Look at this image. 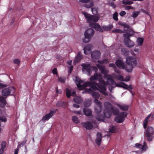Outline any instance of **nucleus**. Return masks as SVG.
<instances>
[{
    "instance_id": "f257e3e1",
    "label": "nucleus",
    "mask_w": 154,
    "mask_h": 154,
    "mask_svg": "<svg viewBox=\"0 0 154 154\" xmlns=\"http://www.w3.org/2000/svg\"><path fill=\"white\" fill-rule=\"evenodd\" d=\"M103 75L101 74L94 73V75L91 76L90 80L91 82H86L82 84L83 82L79 78L76 77L75 82L79 90H82L86 87H91L89 88L90 91L99 90V91L103 95H107L106 92V86L108 85L107 81L106 83L102 79Z\"/></svg>"
},
{
    "instance_id": "f03ea898",
    "label": "nucleus",
    "mask_w": 154,
    "mask_h": 154,
    "mask_svg": "<svg viewBox=\"0 0 154 154\" xmlns=\"http://www.w3.org/2000/svg\"><path fill=\"white\" fill-rule=\"evenodd\" d=\"M97 66L99 69L101 73L104 75V77L107 79V84L109 86V89L111 92H112V89L115 87H121L127 90L132 89L133 88V87L131 85H128L125 83L122 82L119 84H117L111 78V75L107 74L109 71L105 69L104 66L98 64L97 65Z\"/></svg>"
},
{
    "instance_id": "7ed1b4c3",
    "label": "nucleus",
    "mask_w": 154,
    "mask_h": 154,
    "mask_svg": "<svg viewBox=\"0 0 154 154\" xmlns=\"http://www.w3.org/2000/svg\"><path fill=\"white\" fill-rule=\"evenodd\" d=\"M118 109L115 108L113 106H105V109L103 111V114L105 117L109 118L112 114L116 116L119 114Z\"/></svg>"
},
{
    "instance_id": "20e7f679",
    "label": "nucleus",
    "mask_w": 154,
    "mask_h": 154,
    "mask_svg": "<svg viewBox=\"0 0 154 154\" xmlns=\"http://www.w3.org/2000/svg\"><path fill=\"white\" fill-rule=\"evenodd\" d=\"M126 63L128 64L125 69L126 71L129 72L131 71L133 67L137 65V62L135 58L132 57H129L126 58Z\"/></svg>"
},
{
    "instance_id": "39448f33",
    "label": "nucleus",
    "mask_w": 154,
    "mask_h": 154,
    "mask_svg": "<svg viewBox=\"0 0 154 154\" xmlns=\"http://www.w3.org/2000/svg\"><path fill=\"white\" fill-rule=\"evenodd\" d=\"M94 33V31L92 29L89 28L85 31L84 33L85 38L83 39L84 43L89 42L91 39L93 37Z\"/></svg>"
},
{
    "instance_id": "423d86ee",
    "label": "nucleus",
    "mask_w": 154,
    "mask_h": 154,
    "mask_svg": "<svg viewBox=\"0 0 154 154\" xmlns=\"http://www.w3.org/2000/svg\"><path fill=\"white\" fill-rule=\"evenodd\" d=\"M82 13L84 14V16L87 19V21L90 24L93 23V22H96L98 20L99 18L97 16L91 15L88 13L82 11Z\"/></svg>"
},
{
    "instance_id": "0eeeda50",
    "label": "nucleus",
    "mask_w": 154,
    "mask_h": 154,
    "mask_svg": "<svg viewBox=\"0 0 154 154\" xmlns=\"http://www.w3.org/2000/svg\"><path fill=\"white\" fill-rule=\"evenodd\" d=\"M128 113L126 112H121L119 114L116 115L114 121L118 123L123 122L125 121V118L127 117Z\"/></svg>"
},
{
    "instance_id": "6e6552de",
    "label": "nucleus",
    "mask_w": 154,
    "mask_h": 154,
    "mask_svg": "<svg viewBox=\"0 0 154 154\" xmlns=\"http://www.w3.org/2000/svg\"><path fill=\"white\" fill-rule=\"evenodd\" d=\"M154 132L153 128L151 126L148 127L145 135L147 137V140L149 142L151 141L153 138Z\"/></svg>"
},
{
    "instance_id": "1a4fd4ad",
    "label": "nucleus",
    "mask_w": 154,
    "mask_h": 154,
    "mask_svg": "<svg viewBox=\"0 0 154 154\" xmlns=\"http://www.w3.org/2000/svg\"><path fill=\"white\" fill-rule=\"evenodd\" d=\"M102 106H96L94 108L95 112L97 113L96 116V119L98 121H103L104 118V114H101L100 112L102 111Z\"/></svg>"
},
{
    "instance_id": "9d476101",
    "label": "nucleus",
    "mask_w": 154,
    "mask_h": 154,
    "mask_svg": "<svg viewBox=\"0 0 154 154\" xmlns=\"http://www.w3.org/2000/svg\"><path fill=\"white\" fill-rule=\"evenodd\" d=\"M15 92V88L13 87H10L5 88L2 91V95L4 97H7L11 93L13 94Z\"/></svg>"
},
{
    "instance_id": "9b49d317",
    "label": "nucleus",
    "mask_w": 154,
    "mask_h": 154,
    "mask_svg": "<svg viewBox=\"0 0 154 154\" xmlns=\"http://www.w3.org/2000/svg\"><path fill=\"white\" fill-rule=\"evenodd\" d=\"M123 36L125 38L124 42L125 45L129 48L133 47L134 45V43L133 41L129 39V35H128L123 34Z\"/></svg>"
},
{
    "instance_id": "f8f14e48",
    "label": "nucleus",
    "mask_w": 154,
    "mask_h": 154,
    "mask_svg": "<svg viewBox=\"0 0 154 154\" xmlns=\"http://www.w3.org/2000/svg\"><path fill=\"white\" fill-rule=\"evenodd\" d=\"M57 110V109H54L51 110L49 113L46 114L43 116V118L42 119L41 121L43 122H45L46 121H48L50 118L53 117L54 113L56 112Z\"/></svg>"
},
{
    "instance_id": "ddd939ff",
    "label": "nucleus",
    "mask_w": 154,
    "mask_h": 154,
    "mask_svg": "<svg viewBox=\"0 0 154 154\" xmlns=\"http://www.w3.org/2000/svg\"><path fill=\"white\" fill-rule=\"evenodd\" d=\"M81 66L83 67L82 71L84 73L88 75H90L91 74V71L90 69V65L82 63Z\"/></svg>"
},
{
    "instance_id": "4468645a",
    "label": "nucleus",
    "mask_w": 154,
    "mask_h": 154,
    "mask_svg": "<svg viewBox=\"0 0 154 154\" xmlns=\"http://www.w3.org/2000/svg\"><path fill=\"white\" fill-rule=\"evenodd\" d=\"M154 119V113H151L146 118L143 122V126L144 128H146L147 127V123L149 121H152Z\"/></svg>"
},
{
    "instance_id": "2eb2a0df",
    "label": "nucleus",
    "mask_w": 154,
    "mask_h": 154,
    "mask_svg": "<svg viewBox=\"0 0 154 154\" xmlns=\"http://www.w3.org/2000/svg\"><path fill=\"white\" fill-rule=\"evenodd\" d=\"M100 56V52L98 51H94L91 53V56L92 59V61L95 62L96 60L98 59Z\"/></svg>"
},
{
    "instance_id": "dca6fc26",
    "label": "nucleus",
    "mask_w": 154,
    "mask_h": 154,
    "mask_svg": "<svg viewBox=\"0 0 154 154\" xmlns=\"http://www.w3.org/2000/svg\"><path fill=\"white\" fill-rule=\"evenodd\" d=\"M81 124L83 127L85 128L87 130H90L93 127V125L92 123L90 122H82Z\"/></svg>"
},
{
    "instance_id": "f3484780",
    "label": "nucleus",
    "mask_w": 154,
    "mask_h": 154,
    "mask_svg": "<svg viewBox=\"0 0 154 154\" xmlns=\"http://www.w3.org/2000/svg\"><path fill=\"white\" fill-rule=\"evenodd\" d=\"M90 26L91 27L94 28L96 30L100 32H102L103 31V29L101 28V27L97 23H92L90 24Z\"/></svg>"
},
{
    "instance_id": "a211bd4d",
    "label": "nucleus",
    "mask_w": 154,
    "mask_h": 154,
    "mask_svg": "<svg viewBox=\"0 0 154 154\" xmlns=\"http://www.w3.org/2000/svg\"><path fill=\"white\" fill-rule=\"evenodd\" d=\"M92 48V46L90 45H88L85 46L84 48V53L85 54H89Z\"/></svg>"
},
{
    "instance_id": "6ab92c4d",
    "label": "nucleus",
    "mask_w": 154,
    "mask_h": 154,
    "mask_svg": "<svg viewBox=\"0 0 154 154\" xmlns=\"http://www.w3.org/2000/svg\"><path fill=\"white\" fill-rule=\"evenodd\" d=\"M116 63L117 66L121 69H123L125 68V66L124 63L120 60H118L116 62Z\"/></svg>"
},
{
    "instance_id": "aec40b11",
    "label": "nucleus",
    "mask_w": 154,
    "mask_h": 154,
    "mask_svg": "<svg viewBox=\"0 0 154 154\" xmlns=\"http://www.w3.org/2000/svg\"><path fill=\"white\" fill-rule=\"evenodd\" d=\"M82 57L83 56L80 52H79L76 57L75 60L73 62V63L75 64L76 63L79 62L82 59Z\"/></svg>"
},
{
    "instance_id": "412c9836",
    "label": "nucleus",
    "mask_w": 154,
    "mask_h": 154,
    "mask_svg": "<svg viewBox=\"0 0 154 154\" xmlns=\"http://www.w3.org/2000/svg\"><path fill=\"white\" fill-rule=\"evenodd\" d=\"M66 96L68 98H69L71 96H75L76 95L75 91H73L72 93L71 91L68 88L66 89Z\"/></svg>"
},
{
    "instance_id": "4be33fe9",
    "label": "nucleus",
    "mask_w": 154,
    "mask_h": 154,
    "mask_svg": "<svg viewBox=\"0 0 154 154\" xmlns=\"http://www.w3.org/2000/svg\"><path fill=\"white\" fill-rule=\"evenodd\" d=\"M83 112L87 116H90L92 115V112L91 109H88L86 107L84 108Z\"/></svg>"
},
{
    "instance_id": "5701e85b",
    "label": "nucleus",
    "mask_w": 154,
    "mask_h": 154,
    "mask_svg": "<svg viewBox=\"0 0 154 154\" xmlns=\"http://www.w3.org/2000/svg\"><path fill=\"white\" fill-rule=\"evenodd\" d=\"M4 111H2L0 108V120L2 122H5L7 121L6 117L3 115Z\"/></svg>"
},
{
    "instance_id": "b1692460",
    "label": "nucleus",
    "mask_w": 154,
    "mask_h": 154,
    "mask_svg": "<svg viewBox=\"0 0 154 154\" xmlns=\"http://www.w3.org/2000/svg\"><path fill=\"white\" fill-rule=\"evenodd\" d=\"M6 142L5 141L2 142L1 147L0 148V154H2L4 151V149L6 147Z\"/></svg>"
},
{
    "instance_id": "393cba45",
    "label": "nucleus",
    "mask_w": 154,
    "mask_h": 154,
    "mask_svg": "<svg viewBox=\"0 0 154 154\" xmlns=\"http://www.w3.org/2000/svg\"><path fill=\"white\" fill-rule=\"evenodd\" d=\"M74 101L75 103H80L82 102V98L79 96H76L74 98Z\"/></svg>"
},
{
    "instance_id": "a878e982",
    "label": "nucleus",
    "mask_w": 154,
    "mask_h": 154,
    "mask_svg": "<svg viewBox=\"0 0 154 154\" xmlns=\"http://www.w3.org/2000/svg\"><path fill=\"white\" fill-rule=\"evenodd\" d=\"M91 91V92H89V93H90L94 98H95V99H97L99 98L100 95L99 93Z\"/></svg>"
},
{
    "instance_id": "bb28decb",
    "label": "nucleus",
    "mask_w": 154,
    "mask_h": 154,
    "mask_svg": "<svg viewBox=\"0 0 154 154\" xmlns=\"http://www.w3.org/2000/svg\"><path fill=\"white\" fill-rule=\"evenodd\" d=\"M119 25L124 27V30L125 32L126 31V30L125 29V28L128 29L129 28V26L128 24H127L126 23H125L119 21Z\"/></svg>"
},
{
    "instance_id": "cd10ccee",
    "label": "nucleus",
    "mask_w": 154,
    "mask_h": 154,
    "mask_svg": "<svg viewBox=\"0 0 154 154\" xmlns=\"http://www.w3.org/2000/svg\"><path fill=\"white\" fill-rule=\"evenodd\" d=\"M112 27L113 26L112 25L103 26V29L105 31H109L112 29Z\"/></svg>"
},
{
    "instance_id": "c85d7f7f",
    "label": "nucleus",
    "mask_w": 154,
    "mask_h": 154,
    "mask_svg": "<svg viewBox=\"0 0 154 154\" xmlns=\"http://www.w3.org/2000/svg\"><path fill=\"white\" fill-rule=\"evenodd\" d=\"M143 39L141 38H139L137 39V45L139 46H141L143 44Z\"/></svg>"
},
{
    "instance_id": "c756f323",
    "label": "nucleus",
    "mask_w": 154,
    "mask_h": 154,
    "mask_svg": "<svg viewBox=\"0 0 154 154\" xmlns=\"http://www.w3.org/2000/svg\"><path fill=\"white\" fill-rule=\"evenodd\" d=\"M147 146L146 145V143L145 142L143 143V145L141 146L140 149L142 152L145 151L147 149Z\"/></svg>"
},
{
    "instance_id": "7c9ffc66",
    "label": "nucleus",
    "mask_w": 154,
    "mask_h": 154,
    "mask_svg": "<svg viewBox=\"0 0 154 154\" xmlns=\"http://www.w3.org/2000/svg\"><path fill=\"white\" fill-rule=\"evenodd\" d=\"M117 131L116 126H112L109 129V132L111 133H115Z\"/></svg>"
},
{
    "instance_id": "2f4dec72",
    "label": "nucleus",
    "mask_w": 154,
    "mask_h": 154,
    "mask_svg": "<svg viewBox=\"0 0 154 154\" xmlns=\"http://www.w3.org/2000/svg\"><path fill=\"white\" fill-rule=\"evenodd\" d=\"M133 2L128 0H124L122 1V3L123 4L127 5H131L133 4Z\"/></svg>"
},
{
    "instance_id": "473e14b6",
    "label": "nucleus",
    "mask_w": 154,
    "mask_h": 154,
    "mask_svg": "<svg viewBox=\"0 0 154 154\" xmlns=\"http://www.w3.org/2000/svg\"><path fill=\"white\" fill-rule=\"evenodd\" d=\"M0 102L3 105L7 104V103L4 97L2 96H0Z\"/></svg>"
},
{
    "instance_id": "72a5a7b5",
    "label": "nucleus",
    "mask_w": 154,
    "mask_h": 154,
    "mask_svg": "<svg viewBox=\"0 0 154 154\" xmlns=\"http://www.w3.org/2000/svg\"><path fill=\"white\" fill-rule=\"evenodd\" d=\"M122 54L125 56H127L128 54V51L125 48H122L121 50Z\"/></svg>"
},
{
    "instance_id": "f704fd0d",
    "label": "nucleus",
    "mask_w": 154,
    "mask_h": 154,
    "mask_svg": "<svg viewBox=\"0 0 154 154\" xmlns=\"http://www.w3.org/2000/svg\"><path fill=\"white\" fill-rule=\"evenodd\" d=\"M94 5V2H90L89 3L85 5V6L87 8H90Z\"/></svg>"
},
{
    "instance_id": "c9c22d12",
    "label": "nucleus",
    "mask_w": 154,
    "mask_h": 154,
    "mask_svg": "<svg viewBox=\"0 0 154 154\" xmlns=\"http://www.w3.org/2000/svg\"><path fill=\"white\" fill-rule=\"evenodd\" d=\"M128 32H130L128 34H125L126 35H129V38L130 37L133 36L134 35V32L133 29H128Z\"/></svg>"
},
{
    "instance_id": "e433bc0d",
    "label": "nucleus",
    "mask_w": 154,
    "mask_h": 154,
    "mask_svg": "<svg viewBox=\"0 0 154 154\" xmlns=\"http://www.w3.org/2000/svg\"><path fill=\"white\" fill-rule=\"evenodd\" d=\"M112 32L113 33H124L123 31L119 29H116L112 30Z\"/></svg>"
},
{
    "instance_id": "4c0bfd02",
    "label": "nucleus",
    "mask_w": 154,
    "mask_h": 154,
    "mask_svg": "<svg viewBox=\"0 0 154 154\" xmlns=\"http://www.w3.org/2000/svg\"><path fill=\"white\" fill-rule=\"evenodd\" d=\"M72 120L75 123H78L79 122L78 118L75 116L72 117Z\"/></svg>"
},
{
    "instance_id": "58836bf2",
    "label": "nucleus",
    "mask_w": 154,
    "mask_h": 154,
    "mask_svg": "<svg viewBox=\"0 0 154 154\" xmlns=\"http://www.w3.org/2000/svg\"><path fill=\"white\" fill-rule=\"evenodd\" d=\"M140 13V11L134 12H133L132 15L131 16L133 17L134 18H136L138 16V15H139Z\"/></svg>"
},
{
    "instance_id": "ea45409f",
    "label": "nucleus",
    "mask_w": 154,
    "mask_h": 154,
    "mask_svg": "<svg viewBox=\"0 0 154 154\" xmlns=\"http://www.w3.org/2000/svg\"><path fill=\"white\" fill-rule=\"evenodd\" d=\"M113 19L116 21H118V13L117 12H115L113 14Z\"/></svg>"
},
{
    "instance_id": "a19ab883",
    "label": "nucleus",
    "mask_w": 154,
    "mask_h": 154,
    "mask_svg": "<svg viewBox=\"0 0 154 154\" xmlns=\"http://www.w3.org/2000/svg\"><path fill=\"white\" fill-rule=\"evenodd\" d=\"M102 134L100 132H98L97 134V139H100L102 140Z\"/></svg>"
},
{
    "instance_id": "79ce46f5",
    "label": "nucleus",
    "mask_w": 154,
    "mask_h": 154,
    "mask_svg": "<svg viewBox=\"0 0 154 154\" xmlns=\"http://www.w3.org/2000/svg\"><path fill=\"white\" fill-rule=\"evenodd\" d=\"M94 102L97 106H101V103L97 99H95Z\"/></svg>"
},
{
    "instance_id": "37998d69",
    "label": "nucleus",
    "mask_w": 154,
    "mask_h": 154,
    "mask_svg": "<svg viewBox=\"0 0 154 154\" xmlns=\"http://www.w3.org/2000/svg\"><path fill=\"white\" fill-rule=\"evenodd\" d=\"M20 61L18 59H15L13 60V62L14 63L17 64L18 65H19L20 63Z\"/></svg>"
},
{
    "instance_id": "c03bdc74",
    "label": "nucleus",
    "mask_w": 154,
    "mask_h": 154,
    "mask_svg": "<svg viewBox=\"0 0 154 154\" xmlns=\"http://www.w3.org/2000/svg\"><path fill=\"white\" fill-rule=\"evenodd\" d=\"M91 11L94 14H95L97 13V9L96 8H92L91 9Z\"/></svg>"
},
{
    "instance_id": "a18cd8bd",
    "label": "nucleus",
    "mask_w": 154,
    "mask_h": 154,
    "mask_svg": "<svg viewBox=\"0 0 154 154\" xmlns=\"http://www.w3.org/2000/svg\"><path fill=\"white\" fill-rule=\"evenodd\" d=\"M117 78L120 81H123L124 80V78L123 76L120 75H119L117 76Z\"/></svg>"
},
{
    "instance_id": "49530a36",
    "label": "nucleus",
    "mask_w": 154,
    "mask_h": 154,
    "mask_svg": "<svg viewBox=\"0 0 154 154\" xmlns=\"http://www.w3.org/2000/svg\"><path fill=\"white\" fill-rule=\"evenodd\" d=\"M98 62L99 63H108V60L106 59H105L103 60L102 61H100L99 60L98 61Z\"/></svg>"
},
{
    "instance_id": "de8ad7c7",
    "label": "nucleus",
    "mask_w": 154,
    "mask_h": 154,
    "mask_svg": "<svg viewBox=\"0 0 154 154\" xmlns=\"http://www.w3.org/2000/svg\"><path fill=\"white\" fill-rule=\"evenodd\" d=\"M26 141H22L21 143L19 144L17 147V148L19 149L20 148L23 146L24 144L26 143Z\"/></svg>"
},
{
    "instance_id": "09e8293b",
    "label": "nucleus",
    "mask_w": 154,
    "mask_h": 154,
    "mask_svg": "<svg viewBox=\"0 0 154 154\" xmlns=\"http://www.w3.org/2000/svg\"><path fill=\"white\" fill-rule=\"evenodd\" d=\"M102 140L100 139H96V140H95V142H96V143L97 144L98 146H100V145L101 141Z\"/></svg>"
},
{
    "instance_id": "8fccbe9b",
    "label": "nucleus",
    "mask_w": 154,
    "mask_h": 154,
    "mask_svg": "<svg viewBox=\"0 0 154 154\" xmlns=\"http://www.w3.org/2000/svg\"><path fill=\"white\" fill-rule=\"evenodd\" d=\"M120 109L124 111H127L128 109V106H119Z\"/></svg>"
},
{
    "instance_id": "3c124183",
    "label": "nucleus",
    "mask_w": 154,
    "mask_h": 154,
    "mask_svg": "<svg viewBox=\"0 0 154 154\" xmlns=\"http://www.w3.org/2000/svg\"><path fill=\"white\" fill-rule=\"evenodd\" d=\"M59 80L61 82L64 83L65 82V78L64 77H60L59 78Z\"/></svg>"
},
{
    "instance_id": "603ef678",
    "label": "nucleus",
    "mask_w": 154,
    "mask_h": 154,
    "mask_svg": "<svg viewBox=\"0 0 154 154\" xmlns=\"http://www.w3.org/2000/svg\"><path fill=\"white\" fill-rule=\"evenodd\" d=\"M133 8L130 6H127L125 7V9L126 10H129L130 9H133Z\"/></svg>"
},
{
    "instance_id": "864d4df0",
    "label": "nucleus",
    "mask_w": 154,
    "mask_h": 154,
    "mask_svg": "<svg viewBox=\"0 0 154 154\" xmlns=\"http://www.w3.org/2000/svg\"><path fill=\"white\" fill-rule=\"evenodd\" d=\"M109 66L110 67H112L114 69L115 68H116V66L115 65V64L114 63H110L109 64Z\"/></svg>"
},
{
    "instance_id": "5fc2aeb1",
    "label": "nucleus",
    "mask_w": 154,
    "mask_h": 154,
    "mask_svg": "<svg viewBox=\"0 0 154 154\" xmlns=\"http://www.w3.org/2000/svg\"><path fill=\"white\" fill-rule=\"evenodd\" d=\"M126 14V13L125 11H121L120 13L119 14L122 17L123 16L125 15Z\"/></svg>"
},
{
    "instance_id": "6e6d98bb",
    "label": "nucleus",
    "mask_w": 154,
    "mask_h": 154,
    "mask_svg": "<svg viewBox=\"0 0 154 154\" xmlns=\"http://www.w3.org/2000/svg\"><path fill=\"white\" fill-rule=\"evenodd\" d=\"M79 1L82 3H87L90 0H79Z\"/></svg>"
},
{
    "instance_id": "4d7b16f0",
    "label": "nucleus",
    "mask_w": 154,
    "mask_h": 154,
    "mask_svg": "<svg viewBox=\"0 0 154 154\" xmlns=\"http://www.w3.org/2000/svg\"><path fill=\"white\" fill-rule=\"evenodd\" d=\"M142 146V145L139 143H136L135 144L136 147L137 148H138L140 149Z\"/></svg>"
},
{
    "instance_id": "13d9d810",
    "label": "nucleus",
    "mask_w": 154,
    "mask_h": 154,
    "mask_svg": "<svg viewBox=\"0 0 154 154\" xmlns=\"http://www.w3.org/2000/svg\"><path fill=\"white\" fill-rule=\"evenodd\" d=\"M130 76H127L125 78V79H124L123 81L128 82L130 80Z\"/></svg>"
},
{
    "instance_id": "bf43d9fd",
    "label": "nucleus",
    "mask_w": 154,
    "mask_h": 154,
    "mask_svg": "<svg viewBox=\"0 0 154 154\" xmlns=\"http://www.w3.org/2000/svg\"><path fill=\"white\" fill-rule=\"evenodd\" d=\"M6 86H7V85H6L0 83V89Z\"/></svg>"
},
{
    "instance_id": "052dcab7",
    "label": "nucleus",
    "mask_w": 154,
    "mask_h": 154,
    "mask_svg": "<svg viewBox=\"0 0 154 154\" xmlns=\"http://www.w3.org/2000/svg\"><path fill=\"white\" fill-rule=\"evenodd\" d=\"M52 72L54 74H57V69L55 68L52 71Z\"/></svg>"
},
{
    "instance_id": "680f3d73",
    "label": "nucleus",
    "mask_w": 154,
    "mask_h": 154,
    "mask_svg": "<svg viewBox=\"0 0 154 154\" xmlns=\"http://www.w3.org/2000/svg\"><path fill=\"white\" fill-rule=\"evenodd\" d=\"M110 5L112 7H113V8H115L116 7V5L114 4V3L113 2H111L109 3Z\"/></svg>"
},
{
    "instance_id": "e2e57ef3",
    "label": "nucleus",
    "mask_w": 154,
    "mask_h": 154,
    "mask_svg": "<svg viewBox=\"0 0 154 154\" xmlns=\"http://www.w3.org/2000/svg\"><path fill=\"white\" fill-rule=\"evenodd\" d=\"M104 106H111V104L110 103L108 102H106L104 103Z\"/></svg>"
},
{
    "instance_id": "0e129e2a",
    "label": "nucleus",
    "mask_w": 154,
    "mask_h": 154,
    "mask_svg": "<svg viewBox=\"0 0 154 154\" xmlns=\"http://www.w3.org/2000/svg\"><path fill=\"white\" fill-rule=\"evenodd\" d=\"M73 68V66H70L69 67V70H70V71L69 72L70 73H71L72 70Z\"/></svg>"
},
{
    "instance_id": "69168bd1",
    "label": "nucleus",
    "mask_w": 154,
    "mask_h": 154,
    "mask_svg": "<svg viewBox=\"0 0 154 154\" xmlns=\"http://www.w3.org/2000/svg\"><path fill=\"white\" fill-rule=\"evenodd\" d=\"M19 149L17 148V149L15 150L14 154H18V153Z\"/></svg>"
},
{
    "instance_id": "338daca9",
    "label": "nucleus",
    "mask_w": 154,
    "mask_h": 154,
    "mask_svg": "<svg viewBox=\"0 0 154 154\" xmlns=\"http://www.w3.org/2000/svg\"><path fill=\"white\" fill-rule=\"evenodd\" d=\"M67 63H68V64L69 65H71V63H72V61H68L67 62Z\"/></svg>"
},
{
    "instance_id": "774afa93",
    "label": "nucleus",
    "mask_w": 154,
    "mask_h": 154,
    "mask_svg": "<svg viewBox=\"0 0 154 154\" xmlns=\"http://www.w3.org/2000/svg\"><path fill=\"white\" fill-rule=\"evenodd\" d=\"M139 49H138L135 48L134 49V51L136 52H138Z\"/></svg>"
}]
</instances>
